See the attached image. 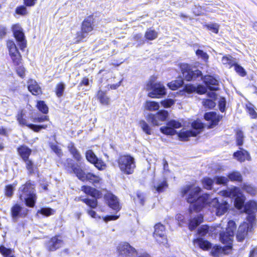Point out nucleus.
I'll list each match as a JSON object with an SVG mask.
<instances>
[{
    "mask_svg": "<svg viewBox=\"0 0 257 257\" xmlns=\"http://www.w3.org/2000/svg\"><path fill=\"white\" fill-rule=\"evenodd\" d=\"M201 190L199 187L192 188L190 185L186 186L181 190V194L183 197L188 194L186 199L188 203H190L189 209L190 213L192 211L196 212L200 211L207 204H209L210 206L215 208L216 214L217 216H221L227 212L229 204L226 200L219 202L216 198H214L210 201L209 195L208 194L199 196Z\"/></svg>",
    "mask_w": 257,
    "mask_h": 257,
    "instance_id": "f257e3e1",
    "label": "nucleus"
},
{
    "mask_svg": "<svg viewBox=\"0 0 257 257\" xmlns=\"http://www.w3.org/2000/svg\"><path fill=\"white\" fill-rule=\"evenodd\" d=\"M183 76L187 81L195 80L198 78L203 80L207 88L213 91L218 90L219 89L218 81L210 75L202 76L201 72L197 69L193 70L188 64H183L181 66Z\"/></svg>",
    "mask_w": 257,
    "mask_h": 257,
    "instance_id": "f03ea898",
    "label": "nucleus"
},
{
    "mask_svg": "<svg viewBox=\"0 0 257 257\" xmlns=\"http://www.w3.org/2000/svg\"><path fill=\"white\" fill-rule=\"evenodd\" d=\"M66 169H71V172L81 181H88L94 185L99 184L101 178L91 173H85L86 170L84 163H74L71 159H66L64 163Z\"/></svg>",
    "mask_w": 257,
    "mask_h": 257,
    "instance_id": "7ed1b4c3",
    "label": "nucleus"
},
{
    "mask_svg": "<svg viewBox=\"0 0 257 257\" xmlns=\"http://www.w3.org/2000/svg\"><path fill=\"white\" fill-rule=\"evenodd\" d=\"M19 194L20 199L25 201L27 206L30 207L34 206L36 196L33 184L27 182L19 188Z\"/></svg>",
    "mask_w": 257,
    "mask_h": 257,
    "instance_id": "20e7f679",
    "label": "nucleus"
},
{
    "mask_svg": "<svg viewBox=\"0 0 257 257\" xmlns=\"http://www.w3.org/2000/svg\"><path fill=\"white\" fill-rule=\"evenodd\" d=\"M117 163L120 171L124 174L130 175L134 173L136 163L135 159L130 155L120 156Z\"/></svg>",
    "mask_w": 257,
    "mask_h": 257,
    "instance_id": "39448f33",
    "label": "nucleus"
},
{
    "mask_svg": "<svg viewBox=\"0 0 257 257\" xmlns=\"http://www.w3.org/2000/svg\"><path fill=\"white\" fill-rule=\"evenodd\" d=\"M192 129L190 130L182 131L179 134V137L183 141H186L190 137H196L204 128V124L200 120L194 121L191 124Z\"/></svg>",
    "mask_w": 257,
    "mask_h": 257,
    "instance_id": "423d86ee",
    "label": "nucleus"
},
{
    "mask_svg": "<svg viewBox=\"0 0 257 257\" xmlns=\"http://www.w3.org/2000/svg\"><path fill=\"white\" fill-rule=\"evenodd\" d=\"M94 19L92 16H88L82 22L81 30L77 33L76 42H79L85 39L88 34L93 29Z\"/></svg>",
    "mask_w": 257,
    "mask_h": 257,
    "instance_id": "0eeeda50",
    "label": "nucleus"
},
{
    "mask_svg": "<svg viewBox=\"0 0 257 257\" xmlns=\"http://www.w3.org/2000/svg\"><path fill=\"white\" fill-rule=\"evenodd\" d=\"M146 89L151 90L148 94L150 97H159L166 93L165 86L161 83H155L154 80L150 79L146 85Z\"/></svg>",
    "mask_w": 257,
    "mask_h": 257,
    "instance_id": "6e6552de",
    "label": "nucleus"
},
{
    "mask_svg": "<svg viewBox=\"0 0 257 257\" xmlns=\"http://www.w3.org/2000/svg\"><path fill=\"white\" fill-rule=\"evenodd\" d=\"M224 195L229 197H235L234 205L238 209H241L244 205L245 197L240 193L238 188L234 187L223 193Z\"/></svg>",
    "mask_w": 257,
    "mask_h": 257,
    "instance_id": "1a4fd4ad",
    "label": "nucleus"
},
{
    "mask_svg": "<svg viewBox=\"0 0 257 257\" xmlns=\"http://www.w3.org/2000/svg\"><path fill=\"white\" fill-rule=\"evenodd\" d=\"M236 228L235 223L233 220L228 222L227 227L225 232L220 233V239L224 243H230L233 240L234 231Z\"/></svg>",
    "mask_w": 257,
    "mask_h": 257,
    "instance_id": "9d476101",
    "label": "nucleus"
},
{
    "mask_svg": "<svg viewBox=\"0 0 257 257\" xmlns=\"http://www.w3.org/2000/svg\"><path fill=\"white\" fill-rule=\"evenodd\" d=\"M176 219L178 220L179 225L182 223H187L189 222V228L190 230H193L203 221V216L201 214L198 215L193 219H186L182 214H178L176 216Z\"/></svg>",
    "mask_w": 257,
    "mask_h": 257,
    "instance_id": "9b49d317",
    "label": "nucleus"
},
{
    "mask_svg": "<svg viewBox=\"0 0 257 257\" xmlns=\"http://www.w3.org/2000/svg\"><path fill=\"white\" fill-rule=\"evenodd\" d=\"M12 31L20 49L23 50L27 46V41L22 28L19 24H15L12 27Z\"/></svg>",
    "mask_w": 257,
    "mask_h": 257,
    "instance_id": "f8f14e48",
    "label": "nucleus"
},
{
    "mask_svg": "<svg viewBox=\"0 0 257 257\" xmlns=\"http://www.w3.org/2000/svg\"><path fill=\"white\" fill-rule=\"evenodd\" d=\"M154 237L160 244L165 245L167 244V238L166 235L165 226L161 224H156L154 226Z\"/></svg>",
    "mask_w": 257,
    "mask_h": 257,
    "instance_id": "ddd939ff",
    "label": "nucleus"
},
{
    "mask_svg": "<svg viewBox=\"0 0 257 257\" xmlns=\"http://www.w3.org/2000/svg\"><path fill=\"white\" fill-rule=\"evenodd\" d=\"M7 47L9 49V54L15 65H19L21 61V55L13 41L9 40L7 42Z\"/></svg>",
    "mask_w": 257,
    "mask_h": 257,
    "instance_id": "4468645a",
    "label": "nucleus"
},
{
    "mask_svg": "<svg viewBox=\"0 0 257 257\" xmlns=\"http://www.w3.org/2000/svg\"><path fill=\"white\" fill-rule=\"evenodd\" d=\"M168 116L167 111L163 110H160L156 114H149L148 115V121L153 125H159L162 124V122L165 121Z\"/></svg>",
    "mask_w": 257,
    "mask_h": 257,
    "instance_id": "2eb2a0df",
    "label": "nucleus"
},
{
    "mask_svg": "<svg viewBox=\"0 0 257 257\" xmlns=\"http://www.w3.org/2000/svg\"><path fill=\"white\" fill-rule=\"evenodd\" d=\"M117 250L120 254L127 256H134L137 253L136 249L127 242L119 244Z\"/></svg>",
    "mask_w": 257,
    "mask_h": 257,
    "instance_id": "dca6fc26",
    "label": "nucleus"
},
{
    "mask_svg": "<svg viewBox=\"0 0 257 257\" xmlns=\"http://www.w3.org/2000/svg\"><path fill=\"white\" fill-rule=\"evenodd\" d=\"M181 127V123L180 122L175 120H171L167 123V126L161 127L160 131L164 134L173 135L176 133L175 128Z\"/></svg>",
    "mask_w": 257,
    "mask_h": 257,
    "instance_id": "f3484780",
    "label": "nucleus"
},
{
    "mask_svg": "<svg viewBox=\"0 0 257 257\" xmlns=\"http://www.w3.org/2000/svg\"><path fill=\"white\" fill-rule=\"evenodd\" d=\"M63 244L62 240L58 236H55L45 243V246L48 251H53L61 247Z\"/></svg>",
    "mask_w": 257,
    "mask_h": 257,
    "instance_id": "a211bd4d",
    "label": "nucleus"
},
{
    "mask_svg": "<svg viewBox=\"0 0 257 257\" xmlns=\"http://www.w3.org/2000/svg\"><path fill=\"white\" fill-rule=\"evenodd\" d=\"M86 158L90 163L94 165V166L99 170L102 169L104 166V163L98 159L92 150H88L86 152Z\"/></svg>",
    "mask_w": 257,
    "mask_h": 257,
    "instance_id": "6ab92c4d",
    "label": "nucleus"
},
{
    "mask_svg": "<svg viewBox=\"0 0 257 257\" xmlns=\"http://www.w3.org/2000/svg\"><path fill=\"white\" fill-rule=\"evenodd\" d=\"M104 198L107 202L109 206L113 210L118 211L120 206L117 198L110 192H107L104 195Z\"/></svg>",
    "mask_w": 257,
    "mask_h": 257,
    "instance_id": "aec40b11",
    "label": "nucleus"
},
{
    "mask_svg": "<svg viewBox=\"0 0 257 257\" xmlns=\"http://www.w3.org/2000/svg\"><path fill=\"white\" fill-rule=\"evenodd\" d=\"M249 228V225L244 222L241 224L238 228L237 234L236 239L239 241H242L247 235Z\"/></svg>",
    "mask_w": 257,
    "mask_h": 257,
    "instance_id": "412c9836",
    "label": "nucleus"
},
{
    "mask_svg": "<svg viewBox=\"0 0 257 257\" xmlns=\"http://www.w3.org/2000/svg\"><path fill=\"white\" fill-rule=\"evenodd\" d=\"M239 149L240 150L237 151L233 154V157L240 162H243L245 160L250 161L251 157L249 153L242 148Z\"/></svg>",
    "mask_w": 257,
    "mask_h": 257,
    "instance_id": "4be33fe9",
    "label": "nucleus"
},
{
    "mask_svg": "<svg viewBox=\"0 0 257 257\" xmlns=\"http://www.w3.org/2000/svg\"><path fill=\"white\" fill-rule=\"evenodd\" d=\"M17 151L24 162L30 160L29 156L32 153L31 149L25 145H22L18 148Z\"/></svg>",
    "mask_w": 257,
    "mask_h": 257,
    "instance_id": "5701e85b",
    "label": "nucleus"
},
{
    "mask_svg": "<svg viewBox=\"0 0 257 257\" xmlns=\"http://www.w3.org/2000/svg\"><path fill=\"white\" fill-rule=\"evenodd\" d=\"M28 88L33 95H38L42 93L41 87L34 80H29L28 82Z\"/></svg>",
    "mask_w": 257,
    "mask_h": 257,
    "instance_id": "b1692460",
    "label": "nucleus"
},
{
    "mask_svg": "<svg viewBox=\"0 0 257 257\" xmlns=\"http://www.w3.org/2000/svg\"><path fill=\"white\" fill-rule=\"evenodd\" d=\"M204 118L206 120L211 121L209 126L211 128L216 125L220 120L219 116L217 115L216 113L214 112L206 113L204 114Z\"/></svg>",
    "mask_w": 257,
    "mask_h": 257,
    "instance_id": "393cba45",
    "label": "nucleus"
},
{
    "mask_svg": "<svg viewBox=\"0 0 257 257\" xmlns=\"http://www.w3.org/2000/svg\"><path fill=\"white\" fill-rule=\"evenodd\" d=\"M183 90L189 93L197 90V92L200 94H204L207 92L206 87L203 86H198L197 88L193 85H186L183 88Z\"/></svg>",
    "mask_w": 257,
    "mask_h": 257,
    "instance_id": "a878e982",
    "label": "nucleus"
},
{
    "mask_svg": "<svg viewBox=\"0 0 257 257\" xmlns=\"http://www.w3.org/2000/svg\"><path fill=\"white\" fill-rule=\"evenodd\" d=\"M168 187V185L166 178H164L163 180H158L154 184V188L158 193L164 191Z\"/></svg>",
    "mask_w": 257,
    "mask_h": 257,
    "instance_id": "bb28decb",
    "label": "nucleus"
},
{
    "mask_svg": "<svg viewBox=\"0 0 257 257\" xmlns=\"http://www.w3.org/2000/svg\"><path fill=\"white\" fill-rule=\"evenodd\" d=\"M24 162L29 175H35L38 173L39 169L37 165L35 164L33 161L30 159Z\"/></svg>",
    "mask_w": 257,
    "mask_h": 257,
    "instance_id": "cd10ccee",
    "label": "nucleus"
},
{
    "mask_svg": "<svg viewBox=\"0 0 257 257\" xmlns=\"http://www.w3.org/2000/svg\"><path fill=\"white\" fill-rule=\"evenodd\" d=\"M68 149L73 158L78 162L77 163H81L80 161L82 157L78 150L75 147L74 144L69 143L68 145Z\"/></svg>",
    "mask_w": 257,
    "mask_h": 257,
    "instance_id": "c85d7f7f",
    "label": "nucleus"
},
{
    "mask_svg": "<svg viewBox=\"0 0 257 257\" xmlns=\"http://www.w3.org/2000/svg\"><path fill=\"white\" fill-rule=\"evenodd\" d=\"M209 97L212 99H204L202 101L203 105L205 107L209 108H213L216 105L215 102L214 101L213 99L216 97V93L215 92H209L208 93Z\"/></svg>",
    "mask_w": 257,
    "mask_h": 257,
    "instance_id": "c756f323",
    "label": "nucleus"
},
{
    "mask_svg": "<svg viewBox=\"0 0 257 257\" xmlns=\"http://www.w3.org/2000/svg\"><path fill=\"white\" fill-rule=\"evenodd\" d=\"M244 210L246 213H254L257 211V203L254 201H249L245 204Z\"/></svg>",
    "mask_w": 257,
    "mask_h": 257,
    "instance_id": "7c9ffc66",
    "label": "nucleus"
},
{
    "mask_svg": "<svg viewBox=\"0 0 257 257\" xmlns=\"http://www.w3.org/2000/svg\"><path fill=\"white\" fill-rule=\"evenodd\" d=\"M81 190L83 191L85 193L88 194L92 197L97 198L99 196V192L91 187L88 186H83L81 187Z\"/></svg>",
    "mask_w": 257,
    "mask_h": 257,
    "instance_id": "2f4dec72",
    "label": "nucleus"
},
{
    "mask_svg": "<svg viewBox=\"0 0 257 257\" xmlns=\"http://www.w3.org/2000/svg\"><path fill=\"white\" fill-rule=\"evenodd\" d=\"M194 243L195 245L198 246L203 249H207L211 247V243L208 241L202 238H198L194 240Z\"/></svg>",
    "mask_w": 257,
    "mask_h": 257,
    "instance_id": "473e14b6",
    "label": "nucleus"
},
{
    "mask_svg": "<svg viewBox=\"0 0 257 257\" xmlns=\"http://www.w3.org/2000/svg\"><path fill=\"white\" fill-rule=\"evenodd\" d=\"M76 200L78 201H82L91 208H95L97 206V201L96 199H83L80 197L78 198L77 199H76Z\"/></svg>",
    "mask_w": 257,
    "mask_h": 257,
    "instance_id": "72a5a7b5",
    "label": "nucleus"
},
{
    "mask_svg": "<svg viewBox=\"0 0 257 257\" xmlns=\"http://www.w3.org/2000/svg\"><path fill=\"white\" fill-rule=\"evenodd\" d=\"M97 98L100 102L104 105H108L109 103V98L106 96L105 93L99 90L97 92Z\"/></svg>",
    "mask_w": 257,
    "mask_h": 257,
    "instance_id": "f704fd0d",
    "label": "nucleus"
},
{
    "mask_svg": "<svg viewBox=\"0 0 257 257\" xmlns=\"http://www.w3.org/2000/svg\"><path fill=\"white\" fill-rule=\"evenodd\" d=\"M242 189L243 191L251 195H254L256 193V188L248 183H244L242 186Z\"/></svg>",
    "mask_w": 257,
    "mask_h": 257,
    "instance_id": "c9c22d12",
    "label": "nucleus"
},
{
    "mask_svg": "<svg viewBox=\"0 0 257 257\" xmlns=\"http://www.w3.org/2000/svg\"><path fill=\"white\" fill-rule=\"evenodd\" d=\"M183 84V80L181 78L173 81L168 84L169 87L172 90H176L182 86Z\"/></svg>",
    "mask_w": 257,
    "mask_h": 257,
    "instance_id": "e433bc0d",
    "label": "nucleus"
},
{
    "mask_svg": "<svg viewBox=\"0 0 257 257\" xmlns=\"http://www.w3.org/2000/svg\"><path fill=\"white\" fill-rule=\"evenodd\" d=\"M12 251L13 249L11 248H8L3 245L0 246V253L4 257H16L12 254Z\"/></svg>",
    "mask_w": 257,
    "mask_h": 257,
    "instance_id": "4c0bfd02",
    "label": "nucleus"
},
{
    "mask_svg": "<svg viewBox=\"0 0 257 257\" xmlns=\"http://www.w3.org/2000/svg\"><path fill=\"white\" fill-rule=\"evenodd\" d=\"M228 179L232 181L241 182L242 180V176L239 172L234 171L228 175Z\"/></svg>",
    "mask_w": 257,
    "mask_h": 257,
    "instance_id": "58836bf2",
    "label": "nucleus"
},
{
    "mask_svg": "<svg viewBox=\"0 0 257 257\" xmlns=\"http://www.w3.org/2000/svg\"><path fill=\"white\" fill-rule=\"evenodd\" d=\"M158 32H156L154 30H152L151 29H148L146 31L145 37L146 39L148 40H153L156 39L158 37Z\"/></svg>",
    "mask_w": 257,
    "mask_h": 257,
    "instance_id": "ea45409f",
    "label": "nucleus"
},
{
    "mask_svg": "<svg viewBox=\"0 0 257 257\" xmlns=\"http://www.w3.org/2000/svg\"><path fill=\"white\" fill-rule=\"evenodd\" d=\"M145 108L150 111L157 110L159 108V104L155 101H147L145 104Z\"/></svg>",
    "mask_w": 257,
    "mask_h": 257,
    "instance_id": "a19ab883",
    "label": "nucleus"
},
{
    "mask_svg": "<svg viewBox=\"0 0 257 257\" xmlns=\"http://www.w3.org/2000/svg\"><path fill=\"white\" fill-rule=\"evenodd\" d=\"M22 207L18 204H16L11 209L12 216L14 220L16 221L17 218L20 215Z\"/></svg>",
    "mask_w": 257,
    "mask_h": 257,
    "instance_id": "79ce46f5",
    "label": "nucleus"
},
{
    "mask_svg": "<svg viewBox=\"0 0 257 257\" xmlns=\"http://www.w3.org/2000/svg\"><path fill=\"white\" fill-rule=\"evenodd\" d=\"M244 138V136L243 132L241 130H237L236 132V142L237 146H241L243 145Z\"/></svg>",
    "mask_w": 257,
    "mask_h": 257,
    "instance_id": "37998d69",
    "label": "nucleus"
},
{
    "mask_svg": "<svg viewBox=\"0 0 257 257\" xmlns=\"http://www.w3.org/2000/svg\"><path fill=\"white\" fill-rule=\"evenodd\" d=\"M214 182V180H212L210 178H204L202 181L203 187L208 190L212 189V185Z\"/></svg>",
    "mask_w": 257,
    "mask_h": 257,
    "instance_id": "c03bdc74",
    "label": "nucleus"
},
{
    "mask_svg": "<svg viewBox=\"0 0 257 257\" xmlns=\"http://www.w3.org/2000/svg\"><path fill=\"white\" fill-rule=\"evenodd\" d=\"M140 125L143 131L148 135H151L152 130L149 124L144 120H141L140 122Z\"/></svg>",
    "mask_w": 257,
    "mask_h": 257,
    "instance_id": "a18cd8bd",
    "label": "nucleus"
},
{
    "mask_svg": "<svg viewBox=\"0 0 257 257\" xmlns=\"http://www.w3.org/2000/svg\"><path fill=\"white\" fill-rule=\"evenodd\" d=\"M37 107L44 114L48 112V107L44 101L40 100L37 102Z\"/></svg>",
    "mask_w": 257,
    "mask_h": 257,
    "instance_id": "49530a36",
    "label": "nucleus"
},
{
    "mask_svg": "<svg viewBox=\"0 0 257 257\" xmlns=\"http://www.w3.org/2000/svg\"><path fill=\"white\" fill-rule=\"evenodd\" d=\"M65 85L63 82L58 83L56 87V94L58 97H61L64 91Z\"/></svg>",
    "mask_w": 257,
    "mask_h": 257,
    "instance_id": "de8ad7c7",
    "label": "nucleus"
},
{
    "mask_svg": "<svg viewBox=\"0 0 257 257\" xmlns=\"http://www.w3.org/2000/svg\"><path fill=\"white\" fill-rule=\"evenodd\" d=\"M221 61L223 64H228L230 66H233L235 63L233 58L230 56L223 57Z\"/></svg>",
    "mask_w": 257,
    "mask_h": 257,
    "instance_id": "09e8293b",
    "label": "nucleus"
},
{
    "mask_svg": "<svg viewBox=\"0 0 257 257\" xmlns=\"http://www.w3.org/2000/svg\"><path fill=\"white\" fill-rule=\"evenodd\" d=\"M214 180L217 184H225L228 181V178L223 176H216L214 177Z\"/></svg>",
    "mask_w": 257,
    "mask_h": 257,
    "instance_id": "8fccbe9b",
    "label": "nucleus"
},
{
    "mask_svg": "<svg viewBox=\"0 0 257 257\" xmlns=\"http://www.w3.org/2000/svg\"><path fill=\"white\" fill-rule=\"evenodd\" d=\"M28 126L35 132H39L41 129H45L47 125H36L33 124H29Z\"/></svg>",
    "mask_w": 257,
    "mask_h": 257,
    "instance_id": "3c124183",
    "label": "nucleus"
},
{
    "mask_svg": "<svg viewBox=\"0 0 257 257\" xmlns=\"http://www.w3.org/2000/svg\"><path fill=\"white\" fill-rule=\"evenodd\" d=\"M16 184H14L13 185H9L6 187L5 194L8 197H11L13 194L14 188L16 187Z\"/></svg>",
    "mask_w": 257,
    "mask_h": 257,
    "instance_id": "603ef678",
    "label": "nucleus"
},
{
    "mask_svg": "<svg viewBox=\"0 0 257 257\" xmlns=\"http://www.w3.org/2000/svg\"><path fill=\"white\" fill-rule=\"evenodd\" d=\"M16 14L22 16H25L27 15L28 11L26 8V6H21L17 7L16 9Z\"/></svg>",
    "mask_w": 257,
    "mask_h": 257,
    "instance_id": "864d4df0",
    "label": "nucleus"
},
{
    "mask_svg": "<svg viewBox=\"0 0 257 257\" xmlns=\"http://www.w3.org/2000/svg\"><path fill=\"white\" fill-rule=\"evenodd\" d=\"M207 28L212 32L217 34L219 30V26L216 23L209 24L206 25Z\"/></svg>",
    "mask_w": 257,
    "mask_h": 257,
    "instance_id": "5fc2aeb1",
    "label": "nucleus"
},
{
    "mask_svg": "<svg viewBox=\"0 0 257 257\" xmlns=\"http://www.w3.org/2000/svg\"><path fill=\"white\" fill-rule=\"evenodd\" d=\"M234 66V69L235 71L241 76H244L246 73L244 69L241 66L236 64L235 63L233 65Z\"/></svg>",
    "mask_w": 257,
    "mask_h": 257,
    "instance_id": "6e6d98bb",
    "label": "nucleus"
},
{
    "mask_svg": "<svg viewBox=\"0 0 257 257\" xmlns=\"http://www.w3.org/2000/svg\"><path fill=\"white\" fill-rule=\"evenodd\" d=\"M209 227L207 225H202L198 230V234L201 236L206 235L209 231Z\"/></svg>",
    "mask_w": 257,
    "mask_h": 257,
    "instance_id": "4d7b16f0",
    "label": "nucleus"
},
{
    "mask_svg": "<svg viewBox=\"0 0 257 257\" xmlns=\"http://www.w3.org/2000/svg\"><path fill=\"white\" fill-rule=\"evenodd\" d=\"M17 120L20 124L22 125H27L28 126V125H29L27 122L26 119L23 118V114L22 112L18 114Z\"/></svg>",
    "mask_w": 257,
    "mask_h": 257,
    "instance_id": "13d9d810",
    "label": "nucleus"
},
{
    "mask_svg": "<svg viewBox=\"0 0 257 257\" xmlns=\"http://www.w3.org/2000/svg\"><path fill=\"white\" fill-rule=\"evenodd\" d=\"M196 54L198 56L201 58L204 61H206L208 59V55L207 54L201 50H197L196 52Z\"/></svg>",
    "mask_w": 257,
    "mask_h": 257,
    "instance_id": "bf43d9fd",
    "label": "nucleus"
},
{
    "mask_svg": "<svg viewBox=\"0 0 257 257\" xmlns=\"http://www.w3.org/2000/svg\"><path fill=\"white\" fill-rule=\"evenodd\" d=\"M218 106L219 107V110L221 112H224L225 111L226 106V100L224 98L221 97L220 98L218 102Z\"/></svg>",
    "mask_w": 257,
    "mask_h": 257,
    "instance_id": "052dcab7",
    "label": "nucleus"
},
{
    "mask_svg": "<svg viewBox=\"0 0 257 257\" xmlns=\"http://www.w3.org/2000/svg\"><path fill=\"white\" fill-rule=\"evenodd\" d=\"M52 209L49 208H42L38 211V213H40L45 216H49L52 214Z\"/></svg>",
    "mask_w": 257,
    "mask_h": 257,
    "instance_id": "680f3d73",
    "label": "nucleus"
},
{
    "mask_svg": "<svg viewBox=\"0 0 257 257\" xmlns=\"http://www.w3.org/2000/svg\"><path fill=\"white\" fill-rule=\"evenodd\" d=\"M51 148L58 156L62 155V153L61 150L56 145L51 144Z\"/></svg>",
    "mask_w": 257,
    "mask_h": 257,
    "instance_id": "e2e57ef3",
    "label": "nucleus"
},
{
    "mask_svg": "<svg viewBox=\"0 0 257 257\" xmlns=\"http://www.w3.org/2000/svg\"><path fill=\"white\" fill-rule=\"evenodd\" d=\"M49 120V117L46 115L34 118L33 121L35 122H42Z\"/></svg>",
    "mask_w": 257,
    "mask_h": 257,
    "instance_id": "0e129e2a",
    "label": "nucleus"
},
{
    "mask_svg": "<svg viewBox=\"0 0 257 257\" xmlns=\"http://www.w3.org/2000/svg\"><path fill=\"white\" fill-rule=\"evenodd\" d=\"M17 72L19 76L23 78L25 76V69L23 66H19L17 68Z\"/></svg>",
    "mask_w": 257,
    "mask_h": 257,
    "instance_id": "69168bd1",
    "label": "nucleus"
},
{
    "mask_svg": "<svg viewBox=\"0 0 257 257\" xmlns=\"http://www.w3.org/2000/svg\"><path fill=\"white\" fill-rule=\"evenodd\" d=\"M134 38L135 41L138 42L139 45L142 44L144 43L143 36L140 34L136 35Z\"/></svg>",
    "mask_w": 257,
    "mask_h": 257,
    "instance_id": "338daca9",
    "label": "nucleus"
},
{
    "mask_svg": "<svg viewBox=\"0 0 257 257\" xmlns=\"http://www.w3.org/2000/svg\"><path fill=\"white\" fill-rule=\"evenodd\" d=\"M247 216L246 217L247 221L250 223V226H252V224L254 222L255 219L254 213H247Z\"/></svg>",
    "mask_w": 257,
    "mask_h": 257,
    "instance_id": "774afa93",
    "label": "nucleus"
}]
</instances>
